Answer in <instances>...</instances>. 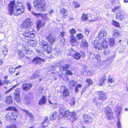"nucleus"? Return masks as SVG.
I'll return each mask as SVG.
<instances>
[{
	"mask_svg": "<svg viewBox=\"0 0 128 128\" xmlns=\"http://www.w3.org/2000/svg\"><path fill=\"white\" fill-rule=\"evenodd\" d=\"M35 32L32 28H30L26 30L23 34L24 38L28 40L27 42L28 43V44L31 47H34L36 44L33 40L30 41L32 38H34L35 36Z\"/></svg>",
	"mask_w": 128,
	"mask_h": 128,
	"instance_id": "nucleus-1",
	"label": "nucleus"
},
{
	"mask_svg": "<svg viewBox=\"0 0 128 128\" xmlns=\"http://www.w3.org/2000/svg\"><path fill=\"white\" fill-rule=\"evenodd\" d=\"M34 6L38 11L44 12L45 10V6L46 2L44 1L34 0Z\"/></svg>",
	"mask_w": 128,
	"mask_h": 128,
	"instance_id": "nucleus-2",
	"label": "nucleus"
},
{
	"mask_svg": "<svg viewBox=\"0 0 128 128\" xmlns=\"http://www.w3.org/2000/svg\"><path fill=\"white\" fill-rule=\"evenodd\" d=\"M40 46L43 49L44 51L48 52V53H50L51 52L50 48L48 47V43L46 41L43 40L40 42Z\"/></svg>",
	"mask_w": 128,
	"mask_h": 128,
	"instance_id": "nucleus-3",
	"label": "nucleus"
},
{
	"mask_svg": "<svg viewBox=\"0 0 128 128\" xmlns=\"http://www.w3.org/2000/svg\"><path fill=\"white\" fill-rule=\"evenodd\" d=\"M33 25V23L31 20L27 18L22 24L21 28H22L26 29L30 28Z\"/></svg>",
	"mask_w": 128,
	"mask_h": 128,
	"instance_id": "nucleus-4",
	"label": "nucleus"
},
{
	"mask_svg": "<svg viewBox=\"0 0 128 128\" xmlns=\"http://www.w3.org/2000/svg\"><path fill=\"white\" fill-rule=\"evenodd\" d=\"M105 112L107 118L109 119L112 118L113 112L112 110L108 106H107L106 107Z\"/></svg>",
	"mask_w": 128,
	"mask_h": 128,
	"instance_id": "nucleus-5",
	"label": "nucleus"
},
{
	"mask_svg": "<svg viewBox=\"0 0 128 128\" xmlns=\"http://www.w3.org/2000/svg\"><path fill=\"white\" fill-rule=\"evenodd\" d=\"M101 39H99L98 42L97 40H95L94 42L92 44L94 48L97 50H101L102 49V47L101 44V43H102V42H100Z\"/></svg>",
	"mask_w": 128,
	"mask_h": 128,
	"instance_id": "nucleus-6",
	"label": "nucleus"
},
{
	"mask_svg": "<svg viewBox=\"0 0 128 128\" xmlns=\"http://www.w3.org/2000/svg\"><path fill=\"white\" fill-rule=\"evenodd\" d=\"M97 94L99 96L98 99L102 100H106L108 98V97L106 94L103 92H96Z\"/></svg>",
	"mask_w": 128,
	"mask_h": 128,
	"instance_id": "nucleus-7",
	"label": "nucleus"
},
{
	"mask_svg": "<svg viewBox=\"0 0 128 128\" xmlns=\"http://www.w3.org/2000/svg\"><path fill=\"white\" fill-rule=\"evenodd\" d=\"M15 2L14 0L11 1L8 6V12L11 15H12L13 14Z\"/></svg>",
	"mask_w": 128,
	"mask_h": 128,
	"instance_id": "nucleus-8",
	"label": "nucleus"
},
{
	"mask_svg": "<svg viewBox=\"0 0 128 128\" xmlns=\"http://www.w3.org/2000/svg\"><path fill=\"white\" fill-rule=\"evenodd\" d=\"M25 8L14 9L13 11V14L16 16H18V15L22 14L24 11Z\"/></svg>",
	"mask_w": 128,
	"mask_h": 128,
	"instance_id": "nucleus-9",
	"label": "nucleus"
},
{
	"mask_svg": "<svg viewBox=\"0 0 128 128\" xmlns=\"http://www.w3.org/2000/svg\"><path fill=\"white\" fill-rule=\"evenodd\" d=\"M46 38L52 44L55 42L56 38L55 36L50 34L49 36H46Z\"/></svg>",
	"mask_w": 128,
	"mask_h": 128,
	"instance_id": "nucleus-10",
	"label": "nucleus"
},
{
	"mask_svg": "<svg viewBox=\"0 0 128 128\" xmlns=\"http://www.w3.org/2000/svg\"><path fill=\"white\" fill-rule=\"evenodd\" d=\"M43 59L38 57H36L32 60V62L35 64H39L41 62L43 61Z\"/></svg>",
	"mask_w": 128,
	"mask_h": 128,
	"instance_id": "nucleus-11",
	"label": "nucleus"
},
{
	"mask_svg": "<svg viewBox=\"0 0 128 128\" xmlns=\"http://www.w3.org/2000/svg\"><path fill=\"white\" fill-rule=\"evenodd\" d=\"M83 119L85 122L90 124L93 122V119L90 116L87 115H84L83 117Z\"/></svg>",
	"mask_w": 128,
	"mask_h": 128,
	"instance_id": "nucleus-12",
	"label": "nucleus"
},
{
	"mask_svg": "<svg viewBox=\"0 0 128 128\" xmlns=\"http://www.w3.org/2000/svg\"><path fill=\"white\" fill-rule=\"evenodd\" d=\"M18 58L20 60H23L24 59L27 58H28V57L22 53V52L21 50H18Z\"/></svg>",
	"mask_w": 128,
	"mask_h": 128,
	"instance_id": "nucleus-13",
	"label": "nucleus"
},
{
	"mask_svg": "<svg viewBox=\"0 0 128 128\" xmlns=\"http://www.w3.org/2000/svg\"><path fill=\"white\" fill-rule=\"evenodd\" d=\"M32 86V84H23L22 87L23 90L26 91L29 90Z\"/></svg>",
	"mask_w": 128,
	"mask_h": 128,
	"instance_id": "nucleus-14",
	"label": "nucleus"
},
{
	"mask_svg": "<svg viewBox=\"0 0 128 128\" xmlns=\"http://www.w3.org/2000/svg\"><path fill=\"white\" fill-rule=\"evenodd\" d=\"M124 12L121 11H120L119 12H118L116 13V18L120 19V20H123L124 19Z\"/></svg>",
	"mask_w": 128,
	"mask_h": 128,
	"instance_id": "nucleus-15",
	"label": "nucleus"
},
{
	"mask_svg": "<svg viewBox=\"0 0 128 128\" xmlns=\"http://www.w3.org/2000/svg\"><path fill=\"white\" fill-rule=\"evenodd\" d=\"M106 80V76L105 74L103 75L102 77L100 79L98 85L100 86H102L104 84L105 81Z\"/></svg>",
	"mask_w": 128,
	"mask_h": 128,
	"instance_id": "nucleus-16",
	"label": "nucleus"
},
{
	"mask_svg": "<svg viewBox=\"0 0 128 128\" xmlns=\"http://www.w3.org/2000/svg\"><path fill=\"white\" fill-rule=\"evenodd\" d=\"M99 36L102 37L103 36H107L106 31L102 29L100 30L98 34Z\"/></svg>",
	"mask_w": 128,
	"mask_h": 128,
	"instance_id": "nucleus-17",
	"label": "nucleus"
},
{
	"mask_svg": "<svg viewBox=\"0 0 128 128\" xmlns=\"http://www.w3.org/2000/svg\"><path fill=\"white\" fill-rule=\"evenodd\" d=\"M100 39H101L100 42H102V43H101V44L102 45V48H106L108 47V45L107 41L106 40V39H104L102 38H101Z\"/></svg>",
	"mask_w": 128,
	"mask_h": 128,
	"instance_id": "nucleus-18",
	"label": "nucleus"
},
{
	"mask_svg": "<svg viewBox=\"0 0 128 128\" xmlns=\"http://www.w3.org/2000/svg\"><path fill=\"white\" fill-rule=\"evenodd\" d=\"M15 7L14 9L21 8H25L23 6L22 3L20 1H18L16 2L15 4Z\"/></svg>",
	"mask_w": 128,
	"mask_h": 128,
	"instance_id": "nucleus-19",
	"label": "nucleus"
},
{
	"mask_svg": "<svg viewBox=\"0 0 128 128\" xmlns=\"http://www.w3.org/2000/svg\"><path fill=\"white\" fill-rule=\"evenodd\" d=\"M70 65L69 64H66L64 65V66H59V69L60 70L62 71H65L66 70L69 68Z\"/></svg>",
	"mask_w": 128,
	"mask_h": 128,
	"instance_id": "nucleus-20",
	"label": "nucleus"
},
{
	"mask_svg": "<svg viewBox=\"0 0 128 128\" xmlns=\"http://www.w3.org/2000/svg\"><path fill=\"white\" fill-rule=\"evenodd\" d=\"M58 114V113L56 112L52 113L50 114L49 118L51 120H55L57 118Z\"/></svg>",
	"mask_w": 128,
	"mask_h": 128,
	"instance_id": "nucleus-21",
	"label": "nucleus"
},
{
	"mask_svg": "<svg viewBox=\"0 0 128 128\" xmlns=\"http://www.w3.org/2000/svg\"><path fill=\"white\" fill-rule=\"evenodd\" d=\"M46 102V97L42 96V97L41 98L39 102V104L40 105H42L44 104Z\"/></svg>",
	"mask_w": 128,
	"mask_h": 128,
	"instance_id": "nucleus-22",
	"label": "nucleus"
},
{
	"mask_svg": "<svg viewBox=\"0 0 128 128\" xmlns=\"http://www.w3.org/2000/svg\"><path fill=\"white\" fill-rule=\"evenodd\" d=\"M60 13L62 14L63 16H67L68 14L67 10L63 8L60 9Z\"/></svg>",
	"mask_w": 128,
	"mask_h": 128,
	"instance_id": "nucleus-23",
	"label": "nucleus"
},
{
	"mask_svg": "<svg viewBox=\"0 0 128 128\" xmlns=\"http://www.w3.org/2000/svg\"><path fill=\"white\" fill-rule=\"evenodd\" d=\"M66 110V107L63 105H62L59 108V111L60 113L61 114H63Z\"/></svg>",
	"mask_w": 128,
	"mask_h": 128,
	"instance_id": "nucleus-24",
	"label": "nucleus"
},
{
	"mask_svg": "<svg viewBox=\"0 0 128 128\" xmlns=\"http://www.w3.org/2000/svg\"><path fill=\"white\" fill-rule=\"evenodd\" d=\"M28 94H24L22 95V96L24 98V100L27 103H28L29 102L30 98L28 96Z\"/></svg>",
	"mask_w": 128,
	"mask_h": 128,
	"instance_id": "nucleus-25",
	"label": "nucleus"
},
{
	"mask_svg": "<svg viewBox=\"0 0 128 128\" xmlns=\"http://www.w3.org/2000/svg\"><path fill=\"white\" fill-rule=\"evenodd\" d=\"M88 44L86 40H83L82 41V43L80 44V46L84 48L88 47Z\"/></svg>",
	"mask_w": 128,
	"mask_h": 128,
	"instance_id": "nucleus-26",
	"label": "nucleus"
},
{
	"mask_svg": "<svg viewBox=\"0 0 128 128\" xmlns=\"http://www.w3.org/2000/svg\"><path fill=\"white\" fill-rule=\"evenodd\" d=\"M48 118H45L44 122L41 124L42 128H44V127L48 126Z\"/></svg>",
	"mask_w": 128,
	"mask_h": 128,
	"instance_id": "nucleus-27",
	"label": "nucleus"
},
{
	"mask_svg": "<svg viewBox=\"0 0 128 128\" xmlns=\"http://www.w3.org/2000/svg\"><path fill=\"white\" fill-rule=\"evenodd\" d=\"M6 103L8 104H11L12 102V99L10 95L7 96L6 98Z\"/></svg>",
	"mask_w": 128,
	"mask_h": 128,
	"instance_id": "nucleus-28",
	"label": "nucleus"
},
{
	"mask_svg": "<svg viewBox=\"0 0 128 128\" xmlns=\"http://www.w3.org/2000/svg\"><path fill=\"white\" fill-rule=\"evenodd\" d=\"M69 38L71 42L73 43L76 42L77 40V38L74 36L70 35L69 36Z\"/></svg>",
	"mask_w": 128,
	"mask_h": 128,
	"instance_id": "nucleus-29",
	"label": "nucleus"
},
{
	"mask_svg": "<svg viewBox=\"0 0 128 128\" xmlns=\"http://www.w3.org/2000/svg\"><path fill=\"white\" fill-rule=\"evenodd\" d=\"M13 97L14 98V100L16 102H20V95L14 94Z\"/></svg>",
	"mask_w": 128,
	"mask_h": 128,
	"instance_id": "nucleus-30",
	"label": "nucleus"
},
{
	"mask_svg": "<svg viewBox=\"0 0 128 128\" xmlns=\"http://www.w3.org/2000/svg\"><path fill=\"white\" fill-rule=\"evenodd\" d=\"M70 112L69 110H66L63 114V117L64 118H67L68 116H69Z\"/></svg>",
	"mask_w": 128,
	"mask_h": 128,
	"instance_id": "nucleus-31",
	"label": "nucleus"
},
{
	"mask_svg": "<svg viewBox=\"0 0 128 128\" xmlns=\"http://www.w3.org/2000/svg\"><path fill=\"white\" fill-rule=\"evenodd\" d=\"M11 120H16L17 117V114L16 113H11Z\"/></svg>",
	"mask_w": 128,
	"mask_h": 128,
	"instance_id": "nucleus-32",
	"label": "nucleus"
},
{
	"mask_svg": "<svg viewBox=\"0 0 128 128\" xmlns=\"http://www.w3.org/2000/svg\"><path fill=\"white\" fill-rule=\"evenodd\" d=\"M99 53L97 51L94 54V55L95 56V58L98 60H100V56L99 55Z\"/></svg>",
	"mask_w": 128,
	"mask_h": 128,
	"instance_id": "nucleus-33",
	"label": "nucleus"
},
{
	"mask_svg": "<svg viewBox=\"0 0 128 128\" xmlns=\"http://www.w3.org/2000/svg\"><path fill=\"white\" fill-rule=\"evenodd\" d=\"M120 32L119 31L116 30H114L113 32V34L115 37L117 38L120 35Z\"/></svg>",
	"mask_w": 128,
	"mask_h": 128,
	"instance_id": "nucleus-34",
	"label": "nucleus"
},
{
	"mask_svg": "<svg viewBox=\"0 0 128 128\" xmlns=\"http://www.w3.org/2000/svg\"><path fill=\"white\" fill-rule=\"evenodd\" d=\"M31 12L35 16L37 17V18H39V17H43V15L41 13H36L33 11H31Z\"/></svg>",
	"mask_w": 128,
	"mask_h": 128,
	"instance_id": "nucleus-35",
	"label": "nucleus"
},
{
	"mask_svg": "<svg viewBox=\"0 0 128 128\" xmlns=\"http://www.w3.org/2000/svg\"><path fill=\"white\" fill-rule=\"evenodd\" d=\"M6 110L7 111L9 110H13L15 111V112H17V110L16 109L14 106L9 107L7 108L6 109Z\"/></svg>",
	"mask_w": 128,
	"mask_h": 128,
	"instance_id": "nucleus-36",
	"label": "nucleus"
},
{
	"mask_svg": "<svg viewBox=\"0 0 128 128\" xmlns=\"http://www.w3.org/2000/svg\"><path fill=\"white\" fill-rule=\"evenodd\" d=\"M63 94L65 96H68L69 94V92L67 88L65 89L64 90L63 92Z\"/></svg>",
	"mask_w": 128,
	"mask_h": 128,
	"instance_id": "nucleus-37",
	"label": "nucleus"
},
{
	"mask_svg": "<svg viewBox=\"0 0 128 128\" xmlns=\"http://www.w3.org/2000/svg\"><path fill=\"white\" fill-rule=\"evenodd\" d=\"M8 49L5 46H4L2 48L3 52L4 54V55H6L8 53Z\"/></svg>",
	"mask_w": 128,
	"mask_h": 128,
	"instance_id": "nucleus-38",
	"label": "nucleus"
},
{
	"mask_svg": "<svg viewBox=\"0 0 128 128\" xmlns=\"http://www.w3.org/2000/svg\"><path fill=\"white\" fill-rule=\"evenodd\" d=\"M109 42L110 45L113 46L114 44V40L113 38H111L109 39Z\"/></svg>",
	"mask_w": 128,
	"mask_h": 128,
	"instance_id": "nucleus-39",
	"label": "nucleus"
},
{
	"mask_svg": "<svg viewBox=\"0 0 128 128\" xmlns=\"http://www.w3.org/2000/svg\"><path fill=\"white\" fill-rule=\"evenodd\" d=\"M76 114L74 112H70L69 116L70 117L72 118L74 120H75L76 118Z\"/></svg>",
	"mask_w": 128,
	"mask_h": 128,
	"instance_id": "nucleus-40",
	"label": "nucleus"
},
{
	"mask_svg": "<svg viewBox=\"0 0 128 128\" xmlns=\"http://www.w3.org/2000/svg\"><path fill=\"white\" fill-rule=\"evenodd\" d=\"M20 89L19 88H17L15 90V92L14 93V94L20 95Z\"/></svg>",
	"mask_w": 128,
	"mask_h": 128,
	"instance_id": "nucleus-41",
	"label": "nucleus"
},
{
	"mask_svg": "<svg viewBox=\"0 0 128 128\" xmlns=\"http://www.w3.org/2000/svg\"><path fill=\"white\" fill-rule=\"evenodd\" d=\"M74 56L75 59L77 60H78L81 57V55L79 53L76 52V54H74Z\"/></svg>",
	"mask_w": 128,
	"mask_h": 128,
	"instance_id": "nucleus-42",
	"label": "nucleus"
},
{
	"mask_svg": "<svg viewBox=\"0 0 128 128\" xmlns=\"http://www.w3.org/2000/svg\"><path fill=\"white\" fill-rule=\"evenodd\" d=\"M11 113L9 112L6 116V119L7 120H11Z\"/></svg>",
	"mask_w": 128,
	"mask_h": 128,
	"instance_id": "nucleus-43",
	"label": "nucleus"
},
{
	"mask_svg": "<svg viewBox=\"0 0 128 128\" xmlns=\"http://www.w3.org/2000/svg\"><path fill=\"white\" fill-rule=\"evenodd\" d=\"M112 24L113 26L116 27H118L119 26L118 22L114 20H113L112 21Z\"/></svg>",
	"mask_w": 128,
	"mask_h": 128,
	"instance_id": "nucleus-44",
	"label": "nucleus"
},
{
	"mask_svg": "<svg viewBox=\"0 0 128 128\" xmlns=\"http://www.w3.org/2000/svg\"><path fill=\"white\" fill-rule=\"evenodd\" d=\"M70 33L71 34L70 35L74 36L76 34V31L75 29L72 28L69 31Z\"/></svg>",
	"mask_w": 128,
	"mask_h": 128,
	"instance_id": "nucleus-45",
	"label": "nucleus"
},
{
	"mask_svg": "<svg viewBox=\"0 0 128 128\" xmlns=\"http://www.w3.org/2000/svg\"><path fill=\"white\" fill-rule=\"evenodd\" d=\"M39 76L38 74L37 73H35L31 77L30 79L32 80L34 79L36 77H38Z\"/></svg>",
	"mask_w": 128,
	"mask_h": 128,
	"instance_id": "nucleus-46",
	"label": "nucleus"
},
{
	"mask_svg": "<svg viewBox=\"0 0 128 128\" xmlns=\"http://www.w3.org/2000/svg\"><path fill=\"white\" fill-rule=\"evenodd\" d=\"M76 82L75 80H73L69 82V84H70V86L71 87H74L76 83Z\"/></svg>",
	"mask_w": 128,
	"mask_h": 128,
	"instance_id": "nucleus-47",
	"label": "nucleus"
},
{
	"mask_svg": "<svg viewBox=\"0 0 128 128\" xmlns=\"http://www.w3.org/2000/svg\"><path fill=\"white\" fill-rule=\"evenodd\" d=\"M86 82L88 84L87 86L88 87V86L90 85H91L92 83V80L90 79H88L86 80Z\"/></svg>",
	"mask_w": 128,
	"mask_h": 128,
	"instance_id": "nucleus-48",
	"label": "nucleus"
},
{
	"mask_svg": "<svg viewBox=\"0 0 128 128\" xmlns=\"http://www.w3.org/2000/svg\"><path fill=\"white\" fill-rule=\"evenodd\" d=\"M88 18L87 17V16L86 14H84L82 17V20L83 21H86L88 20Z\"/></svg>",
	"mask_w": 128,
	"mask_h": 128,
	"instance_id": "nucleus-49",
	"label": "nucleus"
},
{
	"mask_svg": "<svg viewBox=\"0 0 128 128\" xmlns=\"http://www.w3.org/2000/svg\"><path fill=\"white\" fill-rule=\"evenodd\" d=\"M76 36L78 38L79 40L82 39L84 37L82 34L80 33L78 34Z\"/></svg>",
	"mask_w": 128,
	"mask_h": 128,
	"instance_id": "nucleus-50",
	"label": "nucleus"
},
{
	"mask_svg": "<svg viewBox=\"0 0 128 128\" xmlns=\"http://www.w3.org/2000/svg\"><path fill=\"white\" fill-rule=\"evenodd\" d=\"M43 90L42 89L40 88L37 92L38 95L39 96H42V95Z\"/></svg>",
	"mask_w": 128,
	"mask_h": 128,
	"instance_id": "nucleus-51",
	"label": "nucleus"
},
{
	"mask_svg": "<svg viewBox=\"0 0 128 128\" xmlns=\"http://www.w3.org/2000/svg\"><path fill=\"white\" fill-rule=\"evenodd\" d=\"M106 66L104 65L103 64H100V65L98 66V68L100 69H102L103 68L106 67Z\"/></svg>",
	"mask_w": 128,
	"mask_h": 128,
	"instance_id": "nucleus-52",
	"label": "nucleus"
},
{
	"mask_svg": "<svg viewBox=\"0 0 128 128\" xmlns=\"http://www.w3.org/2000/svg\"><path fill=\"white\" fill-rule=\"evenodd\" d=\"M16 68H10L9 69V71L10 73L12 74L15 71Z\"/></svg>",
	"mask_w": 128,
	"mask_h": 128,
	"instance_id": "nucleus-53",
	"label": "nucleus"
},
{
	"mask_svg": "<svg viewBox=\"0 0 128 128\" xmlns=\"http://www.w3.org/2000/svg\"><path fill=\"white\" fill-rule=\"evenodd\" d=\"M70 104L71 106H73L74 105L75 102L74 99H72L71 100Z\"/></svg>",
	"mask_w": 128,
	"mask_h": 128,
	"instance_id": "nucleus-54",
	"label": "nucleus"
},
{
	"mask_svg": "<svg viewBox=\"0 0 128 128\" xmlns=\"http://www.w3.org/2000/svg\"><path fill=\"white\" fill-rule=\"evenodd\" d=\"M26 5L28 7V10L30 11L31 9L32 8V7L31 6L29 2H28L26 3Z\"/></svg>",
	"mask_w": 128,
	"mask_h": 128,
	"instance_id": "nucleus-55",
	"label": "nucleus"
},
{
	"mask_svg": "<svg viewBox=\"0 0 128 128\" xmlns=\"http://www.w3.org/2000/svg\"><path fill=\"white\" fill-rule=\"evenodd\" d=\"M66 74L67 75H71L73 74L72 72L69 70H66Z\"/></svg>",
	"mask_w": 128,
	"mask_h": 128,
	"instance_id": "nucleus-56",
	"label": "nucleus"
},
{
	"mask_svg": "<svg viewBox=\"0 0 128 128\" xmlns=\"http://www.w3.org/2000/svg\"><path fill=\"white\" fill-rule=\"evenodd\" d=\"M17 85H14L13 87H12V88H10V89L8 90H7L6 91V92L5 94H6L7 93H8L9 92H10L13 88H16Z\"/></svg>",
	"mask_w": 128,
	"mask_h": 128,
	"instance_id": "nucleus-57",
	"label": "nucleus"
},
{
	"mask_svg": "<svg viewBox=\"0 0 128 128\" xmlns=\"http://www.w3.org/2000/svg\"><path fill=\"white\" fill-rule=\"evenodd\" d=\"M21 110H22V111L24 112H25V114H26V115H27L28 116H29L30 115V114L29 113V112L28 111L26 110H23L22 109Z\"/></svg>",
	"mask_w": 128,
	"mask_h": 128,
	"instance_id": "nucleus-58",
	"label": "nucleus"
},
{
	"mask_svg": "<svg viewBox=\"0 0 128 128\" xmlns=\"http://www.w3.org/2000/svg\"><path fill=\"white\" fill-rule=\"evenodd\" d=\"M117 125L118 128H122L120 122L119 120L117 122Z\"/></svg>",
	"mask_w": 128,
	"mask_h": 128,
	"instance_id": "nucleus-59",
	"label": "nucleus"
},
{
	"mask_svg": "<svg viewBox=\"0 0 128 128\" xmlns=\"http://www.w3.org/2000/svg\"><path fill=\"white\" fill-rule=\"evenodd\" d=\"M120 6H118L115 7L113 10V11L115 12L117 11L118 10L120 9Z\"/></svg>",
	"mask_w": 128,
	"mask_h": 128,
	"instance_id": "nucleus-60",
	"label": "nucleus"
},
{
	"mask_svg": "<svg viewBox=\"0 0 128 128\" xmlns=\"http://www.w3.org/2000/svg\"><path fill=\"white\" fill-rule=\"evenodd\" d=\"M30 118V120L32 121H34V116L32 114H30L28 116Z\"/></svg>",
	"mask_w": 128,
	"mask_h": 128,
	"instance_id": "nucleus-61",
	"label": "nucleus"
},
{
	"mask_svg": "<svg viewBox=\"0 0 128 128\" xmlns=\"http://www.w3.org/2000/svg\"><path fill=\"white\" fill-rule=\"evenodd\" d=\"M28 46H26L25 45H23L22 46V50L24 51H28V50L27 49H25V48H28Z\"/></svg>",
	"mask_w": 128,
	"mask_h": 128,
	"instance_id": "nucleus-62",
	"label": "nucleus"
},
{
	"mask_svg": "<svg viewBox=\"0 0 128 128\" xmlns=\"http://www.w3.org/2000/svg\"><path fill=\"white\" fill-rule=\"evenodd\" d=\"M108 81L110 83H112L114 82V80L113 78H109L108 79Z\"/></svg>",
	"mask_w": 128,
	"mask_h": 128,
	"instance_id": "nucleus-63",
	"label": "nucleus"
},
{
	"mask_svg": "<svg viewBox=\"0 0 128 128\" xmlns=\"http://www.w3.org/2000/svg\"><path fill=\"white\" fill-rule=\"evenodd\" d=\"M115 57V56L114 55H113L111 57H110L109 58V60L110 62L112 61L113 60L114 57Z\"/></svg>",
	"mask_w": 128,
	"mask_h": 128,
	"instance_id": "nucleus-64",
	"label": "nucleus"
}]
</instances>
